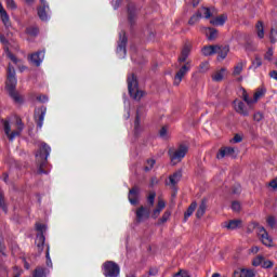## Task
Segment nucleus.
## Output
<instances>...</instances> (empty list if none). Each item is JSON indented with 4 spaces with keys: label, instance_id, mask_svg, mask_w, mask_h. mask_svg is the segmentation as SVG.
I'll return each mask as SVG.
<instances>
[{
    "label": "nucleus",
    "instance_id": "obj_54",
    "mask_svg": "<svg viewBox=\"0 0 277 277\" xmlns=\"http://www.w3.org/2000/svg\"><path fill=\"white\" fill-rule=\"evenodd\" d=\"M232 209H233V211H236V212L241 211V205L239 203V201H233Z\"/></svg>",
    "mask_w": 277,
    "mask_h": 277
},
{
    "label": "nucleus",
    "instance_id": "obj_48",
    "mask_svg": "<svg viewBox=\"0 0 277 277\" xmlns=\"http://www.w3.org/2000/svg\"><path fill=\"white\" fill-rule=\"evenodd\" d=\"M272 57H274V49L268 48L267 52L264 55V60H267V62H272Z\"/></svg>",
    "mask_w": 277,
    "mask_h": 277
},
{
    "label": "nucleus",
    "instance_id": "obj_46",
    "mask_svg": "<svg viewBox=\"0 0 277 277\" xmlns=\"http://www.w3.org/2000/svg\"><path fill=\"white\" fill-rule=\"evenodd\" d=\"M134 131L135 133H140V110L136 111V117L134 120Z\"/></svg>",
    "mask_w": 277,
    "mask_h": 277
},
{
    "label": "nucleus",
    "instance_id": "obj_22",
    "mask_svg": "<svg viewBox=\"0 0 277 277\" xmlns=\"http://www.w3.org/2000/svg\"><path fill=\"white\" fill-rule=\"evenodd\" d=\"M241 226V220H230L229 222H225L223 224V228H227V230H237Z\"/></svg>",
    "mask_w": 277,
    "mask_h": 277
},
{
    "label": "nucleus",
    "instance_id": "obj_64",
    "mask_svg": "<svg viewBox=\"0 0 277 277\" xmlns=\"http://www.w3.org/2000/svg\"><path fill=\"white\" fill-rule=\"evenodd\" d=\"M269 187H272L273 189H277V181L276 180L271 181Z\"/></svg>",
    "mask_w": 277,
    "mask_h": 277
},
{
    "label": "nucleus",
    "instance_id": "obj_15",
    "mask_svg": "<svg viewBox=\"0 0 277 277\" xmlns=\"http://www.w3.org/2000/svg\"><path fill=\"white\" fill-rule=\"evenodd\" d=\"M135 215L137 224H141V222L150 217V208L141 206L136 209Z\"/></svg>",
    "mask_w": 277,
    "mask_h": 277
},
{
    "label": "nucleus",
    "instance_id": "obj_37",
    "mask_svg": "<svg viewBox=\"0 0 277 277\" xmlns=\"http://www.w3.org/2000/svg\"><path fill=\"white\" fill-rule=\"evenodd\" d=\"M224 72H226V68L223 67L212 76V79L216 82L222 81L224 79Z\"/></svg>",
    "mask_w": 277,
    "mask_h": 277
},
{
    "label": "nucleus",
    "instance_id": "obj_43",
    "mask_svg": "<svg viewBox=\"0 0 277 277\" xmlns=\"http://www.w3.org/2000/svg\"><path fill=\"white\" fill-rule=\"evenodd\" d=\"M263 261H265V258H264L263 255H258V256L252 261L253 267H259V265H263Z\"/></svg>",
    "mask_w": 277,
    "mask_h": 277
},
{
    "label": "nucleus",
    "instance_id": "obj_18",
    "mask_svg": "<svg viewBox=\"0 0 277 277\" xmlns=\"http://www.w3.org/2000/svg\"><path fill=\"white\" fill-rule=\"evenodd\" d=\"M189 53H192V45L186 43L184 44L181 55L177 58L179 64H185L187 62V57H189Z\"/></svg>",
    "mask_w": 277,
    "mask_h": 277
},
{
    "label": "nucleus",
    "instance_id": "obj_42",
    "mask_svg": "<svg viewBox=\"0 0 277 277\" xmlns=\"http://www.w3.org/2000/svg\"><path fill=\"white\" fill-rule=\"evenodd\" d=\"M51 248L48 246L45 251V263L48 267H53V262L51 261V254H50Z\"/></svg>",
    "mask_w": 277,
    "mask_h": 277
},
{
    "label": "nucleus",
    "instance_id": "obj_25",
    "mask_svg": "<svg viewBox=\"0 0 277 277\" xmlns=\"http://www.w3.org/2000/svg\"><path fill=\"white\" fill-rule=\"evenodd\" d=\"M198 207V203L196 201H193L189 207L187 208L186 212L184 213V222H187L192 215H194V211H196V208Z\"/></svg>",
    "mask_w": 277,
    "mask_h": 277
},
{
    "label": "nucleus",
    "instance_id": "obj_44",
    "mask_svg": "<svg viewBox=\"0 0 277 277\" xmlns=\"http://www.w3.org/2000/svg\"><path fill=\"white\" fill-rule=\"evenodd\" d=\"M26 34H28V36H38V34H40V29H38V27H28L26 29Z\"/></svg>",
    "mask_w": 277,
    "mask_h": 277
},
{
    "label": "nucleus",
    "instance_id": "obj_49",
    "mask_svg": "<svg viewBox=\"0 0 277 277\" xmlns=\"http://www.w3.org/2000/svg\"><path fill=\"white\" fill-rule=\"evenodd\" d=\"M240 142H243V136L240 134H235L234 137L230 140L232 144H240Z\"/></svg>",
    "mask_w": 277,
    "mask_h": 277
},
{
    "label": "nucleus",
    "instance_id": "obj_36",
    "mask_svg": "<svg viewBox=\"0 0 277 277\" xmlns=\"http://www.w3.org/2000/svg\"><path fill=\"white\" fill-rule=\"evenodd\" d=\"M32 277H47V268L38 266L34 271Z\"/></svg>",
    "mask_w": 277,
    "mask_h": 277
},
{
    "label": "nucleus",
    "instance_id": "obj_59",
    "mask_svg": "<svg viewBox=\"0 0 277 277\" xmlns=\"http://www.w3.org/2000/svg\"><path fill=\"white\" fill-rule=\"evenodd\" d=\"M173 277H189V274H187L185 271H180Z\"/></svg>",
    "mask_w": 277,
    "mask_h": 277
},
{
    "label": "nucleus",
    "instance_id": "obj_3",
    "mask_svg": "<svg viewBox=\"0 0 277 277\" xmlns=\"http://www.w3.org/2000/svg\"><path fill=\"white\" fill-rule=\"evenodd\" d=\"M127 83L130 97L134 101H142V97L144 96V91L140 90V82L137 81V76H135V74H131L130 76H128Z\"/></svg>",
    "mask_w": 277,
    "mask_h": 277
},
{
    "label": "nucleus",
    "instance_id": "obj_27",
    "mask_svg": "<svg viewBox=\"0 0 277 277\" xmlns=\"http://www.w3.org/2000/svg\"><path fill=\"white\" fill-rule=\"evenodd\" d=\"M183 179V172L182 171H176L172 175L169 176V181L173 187Z\"/></svg>",
    "mask_w": 277,
    "mask_h": 277
},
{
    "label": "nucleus",
    "instance_id": "obj_52",
    "mask_svg": "<svg viewBox=\"0 0 277 277\" xmlns=\"http://www.w3.org/2000/svg\"><path fill=\"white\" fill-rule=\"evenodd\" d=\"M266 222L271 228H274L276 226V217L275 216H268Z\"/></svg>",
    "mask_w": 277,
    "mask_h": 277
},
{
    "label": "nucleus",
    "instance_id": "obj_55",
    "mask_svg": "<svg viewBox=\"0 0 277 277\" xmlns=\"http://www.w3.org/2000/svg\"><path fill=\"white\" fill-rule=\"evenodd\" d=\"M253 120H254L255 122H261V120H263V115H262V113H260V111L255 113V114L253 115Z\"/></svg>",
    "mask_w": 277,
    "mask_h": 277
},
{
    "label": "nucleus",
    "instance_id": "obj_1",
    "mask_svg": "<svg viewBox=\"0 0 277 277\" xmlns=\"http://www.w3.org/2000/svg\"><path fill=\"white\" fill-rule=\"evenodd\" d=\"M16 83H18V80L16 79V69H14L12 64H9L6 69L5 89L14 103L17 105H23L25 103V98H23L21 93L16 91Z\"/></svg>",
    "mask_w": 277,
    "mask_h": 277
},
{
    "label": "nucleus",
    "instance_id": "obj_35",
    "mask_svg": "<svg viewBox=\"0 0 277 277\" xmlns=\"http://www.w3.org/2000/svg\"><path fill=\"white\" fill-rule=\"evenodd\" d=\"M155 198H157V193L150 192L147 196V209H150V207H155Z\"/></svg>",
    "mask_w": 277,
    "mask_h": 277
},
{
    "label": "nucleus",
    "instance_id": "obj_58",
    "mask_svg": "<svg viewBox=\"0 0 277 277\" xmlns=\"http://www.w3.org/2000/svg\"><path fill=\"white\" fill-rule=\"evenodd\" d=\"M6 5L11 8V10H16V2H14V0H6Z\"/></svg>",
    "mask_w": 277,
    "mask_h": 277
},
{
    "label": "nucleus",
    "instance_id": "obj_14",
    "mask_svg": "<svg viewBox=\"0 0 277 277\" xmlns=\"http://www.w3.org/2000/svg\"><path fill=\"white\" fill-rule=\"evenodd\" d=\"M47 116V107L41 106L35 109V122L37 124V129H42L44 124V117Z\"/></svg>",
    "mask_w": 277,
    "mask_h": 277
},
{
    "label": "nucleus",
    "instance_id": "obj_61",
    "mask_svg": "<svg viewBox=\"0 0 277 277\" xmlns=\"http://www.w3.org/2000/svg\"><path fill=\"white\" fill-rule=\"evenodd\" d=\"M37 101H39V103H47L49 97L47 95H39L37 96Z\"/></svg>",
    "mask_w": 277,
    "mask_h": 277
},
{
    "label": "nucleus",
    "instance_id": "obj_11",
    "mask_svg": "<svg viewBox=\"0 0 277 277\" xmlns=\"http://www.w3.org/2000/svg\"><path fill=\"white\" fill-rule=\"evenodd\" d=\"M0 42L3 44V50L6 57H9L13 64H18V58H16V56L10 51V41L8 38H5V35L0 34Z\"/></svg>",
    "mask_w": 277,
    "mask_h": 277
},
{
    "label": "nucleus",
    "instance_id": "obj_33",
    "mask_svg": "<svg viewBox=\"0 0 277 277\" xmlns=\"http://www.w3.org/2000/svg\"><path fill=\"white\" fill-rule=\"evenodd\" d=\"M261 66H263V60L261 58V56L255 55V58L254 61H252V65L249 68H253V70H256V68H261Z\"/></svg>",
    "mask_w": 277,
    "mask_h": 277
},
{
    "label": "nucleus",
    "instance_id": "obj_9",
    "mask_svg": "<svg viewBox=\"0 0 277 277\" xmlns=\"http://www.w3.org/2000/svg\"><path fill=\"white\" fill-rule=\"evenodd\" d=\"M128 23L130 25V29H133L135 27V24L137 23V6H135V3L130 2L128 4Z\"/></svg>",
    "mask_w": 277,
    "mask_h": 277
},
{
    "label": "nucleus",
    "instance_id": "obj_7",
    "mask_svg": "<svg viewBox=\"0 0 277 277\" xmlns=\"http://www.w3.org/2000/svg\"><path fill=\"white\" fill-rule=\"evenodd\" d=\"M129 42V38L127 37V31L121 30L119 32V40L117 45V54L120 57H124L127 55V43Z\"/></svg>",
    "mask_w": 277,
    "mask_h": 277
},
{
    "label": "nucleus",
    "instance_id": "obj_19",
    "mask_svg": "<svg viewBox=\"0 0 277 277\" xmlns=\"http://www.w3.org/2000/svg\"><path fill=\"white\" fill-rule=\"evenodd\" d=\"M224 157L235 158V149L233 147H222L216 154L217 159H224Z\"/></svg>",
    "mask_w": 277,
    "mask_h": 277
},
{
    "label": "nucleus",
    "instance_id": "obj_62",
    "mask_svg": "<svg viewBox=\"0 0 277 277\" xmlns=\"http://www.w3.org/2000/svg\"><path fill=\"white\" fill-rule=\"evenodd\" d=\"M159 135L160 137H166V135H168V128L162 127L159 131Z\"/></svg>",
    "mask_w": 277,
    "mask_h": 277
},
{
    "label": "nucleus",
    "instance_id": "obj_8",
    "mask_svg": "<svg viewBox=\"0 0 277 277\" xmlns=\"http://www.w3.org/2000/svg\"><path fill=\"white\" fill-rule=\"evenodd\" d=\"M190 70H192V64L189 62H186L176 71V74L174 76L173 84L181 85V81H183V78L185 77V75H187V72H189Z\"/></svg>",
    "mask_w": 277,
    "mask_h": 277
},
{
    "label": "nucleus",
    "instance_id": "obj_28",
    "mask_svg": "<svg viewBox=\"0 0 277 277\" xmlns=\"http://www.w3.org/2000/svg\"><path fill=\"white\" fill-rule=\"evenodd\" d=\"M255 31L258 34V37L263 40L265 38V26H263V22L259 21L255 24Z\"/></svg>",
    "mask_w": 277,
    "mask_h": 277
},
{
    "label": "nucleus",
    "instance_id": "obj_10",
    "mask_svg": "<svg viewBox=\"0 0 277 277\" xmlns=\"http://www.w3.org/2000/svg\"><path fill=\"white\" fill-rule=\"evenodd\" d=\"M202 13L205 15V18H211V16H213V14L211 13V9L203 6L189 18L188 25H196V23H198V21L202 18Z\"/></svg>",
    "mask_w": 277,
    "mask_h": 277
},
{
    "label": "nucleus",
    "instance_id": "obj_20",
    "mask_svg": "<svg viewBox=\"0 0 277 277\" xmlns=\"http://www.w3.org/2000/svg\"><path fill=\"white\" fill-rule=\"evenodd\" d=\"M229 51H230V47L228 45H217V49H216L217 61L221 62L222 60H226Z\"/></svg>",
    "mask_w": 277,
    "mask_h": 277
},
{
    "label": "nucleus",
    "instance_id": "obj_6",
    "mask_svg": "<svg viewBox=\"0 0 277 277\" xmlns=\"http://www.w3.org/2000/svg\"><path fill=\"white\" fill-rule=\"evenodd\" d=\"M35 228L38 233L35 243L37 245L38 252L42 253L44 250V243L47 241V237H44V233H47V225L41 223H36Z\"/></svg>",
    "mask_w": 277,
    "mask_h": 277
},
{
    "label": "nucleus",
    "instance_id": "obj_38",
    "mask_svg": "<svg viewBox=\"0 0 277 277\" xmlns=\"http://www.w3.org/2000/svg\"><path fill=\"white\" fill-rule=\"evenodd\" d=\"M0 209H2V211L4 213H8V205L5 203V195L2 193L1 189H0Z\"/></svg>",
    "mask_w": 277,
    "mask_h": 277
},
{
    "label": "nucleus",
    "instance_id": "obj_45",
    "mask_svg": "<svg viewBox=\"0 0 277 277\" xmlns=\"http://www.w3.org/2000/svg\"><path fill=\"white\" fill-rule=\"evenodd\" d=\"M242 98H243L245 103H247V105L254 104V100L250 98V96L248 95V92H246V90H243V92H242Z\"/></svg>",
    "mask_w": 277,
    "mask_h": 277
},
{
    "label": "nucleus",
    "instance_id": "obj_50",
    "mask_svg": "<svg viewBox=\"0 0 277 277\" xmlns=\"http://www.w3.org/2000/svg\"><path fill=\"white\" fill-rule=\"evenodd\" d=\"M262 267L264 269H272V267H274V262L269 261V260H263L262 262Z\"/></svg>",
    "mask_w": 277,
    "mask_h": 277
},
{
    "label": "nucleus",
    "instance_id": "obj_47",
    "mask_svg": "<svg viewBox=\"0 0 277 277\" xmlns=\"http://www.w3.org/2000/svg\"><path fill=\"white\" fill-rule=\"evenodd\" d=\"M276 36H277L276 28H272L271 34H269V40H271L272 44H276Z\"/></svg>",
    "mask_w": 277,
    "mask_h": 277
},
{
    "label": "nucleus",
    "instance_id": "obj_24",
    "mask_svg": "<svg viewBox=\"0 0 277 277\" xmlns=\"http://www.w3.org/2000/svg\"><path fill=\"white\" fill-rule=\"evenodd\" d=\"M217 45H206L202 48V55H205L206 57H209L211 55H215V53H217Z\"/></svg>",
    "mask_w": 277,
    "mask_h": 277
},
{
    "label": "nucleus",
    "instance_id": "obj_5",
    "mask_svg": "<svg viewBox=\"0 0 277 277\" xmlns=\"http://www.w3.org/2000/svg\"><path fill=\"white\" fill-rule=\"evenodd\" d=\"M102 274L105 277L120 276V265L114 261H106L102 265Z\"/></svg>",
    "mask_w": 277,
    "mask_h": 277
},
{
    "label": "nucleus",
    "instance_id": "obj_17",
    "mask_svg": "<svg viewBox=\"0 0 277 277\" xmlns=\"http://www.w3.org/2000/svg\"><path fill=\"white\" fill-rule=\"evenodd\" d=\"M29 60L31 62V64H34L35 66H40V64H42V61L44 60V50H40L37 51L35 53H32L29 56Z\"/></svg>",
    "mask_w": 277,
    "mask_h": 277
},
{
    "label": "nucleus",
    "instance_id": "obj_57",
    "mask_svg": "<svg viewBox=\"0 0 277 277\" xmlns=\"http://www.w3.org/2000/svg\"><path fill=\"white\" fill-rule=\"evenodd\" d=\"M245 49L246 51H254V45L252 44V42L247 41L245 44Z\"/></svg>",
    "mask_w": 277,
    "mask_h": 277
},
{
    "label": "nucleus",
    "instance_id": "obj_40",
    "mask_svg": "<svg viewBox=\"0 0 277 277\" xmlns=\"http://www.w3.org/2000/svg\"><path fill=\"white\" fill-rule=\"evenodd\" d=\"M256 274H254V271L248 269V268H241V275L240 277H255Z\"/></svg>",
    "mask_w": 277,
    "mask_h": 277
},
{
    "label": "nucleus",
    "instance_id": "obj_30",
    "mask_svg": "<svg viewBox=\"0 0 277 277\" xmlns=\"http://www.w3.org/2000/svg\"><path fill=\"white\" fill-rule=\"evenodd\" d=\"M267 90L265 88H259L253 94V103H259V100L263 98Z\"/></svg>",
    "mask_w": 277,
    "mask_h": 277
},
{
    "label": "nucleus",
    "instance_id": "obj_4",
    "mask_svg": "<svg viewBox=\"0 0 277 277\" xmlns=\"http://www.w3.org/2000/svg\"><path fill=\"white\" fill-rule=\"evenodd\" d=\"M189 148L185 144H181L176 150L169 149V157L173 163V166H176V163H181L183 159H185V155H187Z\"/></svg>",
    "mask_w": 277,
    "mask_h": 277
},
{
    "label": "nucleus",
    "instance_id": "obj_39",
    "mask_svg": "<svg viewBox=\"0 0 277 277\" xmlns=\"http://www.w3.org/2000/svg\"><path fill=\"white\" fill-rule=\"evenodd\" d=\"M147 166L144 168L145 172H150V170H153V168H155V164L157 163L156 159H147L146 160Z\"/></svg>",
    "mask_w": 277,
    "mask_h": 277
},
{
    "label": "nucleus",
    "instance_id": "obj_60",
    "mask_svg": "<svg viewBox=\"0 0 277 277\" xmlns=\"http://www.w3.org/2000/svg\"><path fill=\"white\" fill-rule=\"evenodd\" d=\"M122 3V0H113V8L114 10H118Z\"/></svg>",
    "mask_w": 277,
    "mask_h": 277
},
{
    "label": "nucleus",
    "instance_id": "obj_56",
    "mask_svg": "<svg viewBox=\"0 0 277 277\" xmlns=\"http://www.w3.org/2000/svg\"><path fill=\"white\" fill-rule=\"evenodd\" d=\"M11 131H12V128L10 127V122L4 121V133H5V135H10Z\"/></svg>",
    "mask_w": 277,
    "mask_h": 277
},
{
    "label": "nucleus",
    "instance_id": "obj_34",
    "mask_svg": "<svg viewBox=\"0 0 277 277\" xmlns=\"http://www.w3.org/2000/svg\"><path fill=\"white\" fill-rule=\"evenodd\" d=\"M208 31L209 32H207V38L210 40V42L217 39V29L210 27L208 28Z\"/></svg>",
    "mask_w": 277,
    "mask_h": 277
},
{
    "label": "nucleus",
    "instance_id": "obj_23",
    "mask_svg": "<svg viewBox=\"0 0 277 277\" xmlns=\"http://www.w3.org/2000/svg\"><path fill=\"white\" fill-rule=\"evenodd\" d=\"M205 213H207V199L206 198L201 199V202L196 212V217L198 220H200V217H202V215H205Z\"/></svg>",
    "mask_w": 277,
    "mask_h": 277
},
{
    "label": "nucleus",
    "instance_id": "obj_53",
    "mask_svg": "<svg viewBox=\"0 0 277 277\" xmlns=\"http://www.w3.org/2000/svg\"><path fill=\"white\" fill-rule=\"evenodd\" d=\"M232 194L234 195H239L241 194V185L236 184L232 187Z\"/></svg>",
    "mask_w": 277,
    "mask_h": 277
},
{
    "label": "nucleus",
    "instance_id": "obj_41",
    "mask_svg": "<svg viewBox=\"0 0 277 277\" xmlns=\"http://www.w3.org/2000/svg\"><path fill=\"white\" fill-rule=\"evenodd\" d=\"M242 71H243V63H238V64L234 67L233 75H234V77H237L238 75H241Z\"/></svg>",
    "mask_w": 277,
    "mask_h": 277
},
{
    "label": "nucleus",
    "instance_id": "obj_21",
    "mask_svg": "<svg viewBox=\"0 0 277 277\" xmlns=\"http://www.w3.org/2000/svg\"><path fill=\"white\" fill-rule=\"evenodd\" d=\"M166 209V201L163 199L158 200L156 209L151 212V219L157 220L159 215H161V212Z\"/></svg>",
    "mask_w": 277,
    "mask_h": 277
},
{
    "label": "nucleus",
    "instance_id": "obj_63",
    "mask_svg": "<svg viewBox=\"0 0 277 277\" xmlns=\"http://www.w3.org/2000/svg\"><path fill=\"white\" fill-rule=\"evenodd\" d=\"M148 274H149L150 276H157V274H159V269H157V268H150Z\"/></svg>",
    "mask_w": 277,
    "mask_h": 277
},
{
    "label": "nucleus",
    "instance_id": "obj_32",
    "mask_svg": "<svg viewBox=\"0 0 277 277\" xmlns=\"http://www.w3.org/2000/svg\"><path fill=\"white\" fill-rule=\"evenodd\" d=\"M0 16L3 25L5 27H10V15H8V12L5 11V9L0 10Z\"/></svg>",
    "mask_w": 277,
    "mask_h": 277
},
{
    "label": "nucleus",
    "instance_id": "obj_29",
    "mask_svg": "<svg viewBox=\"0 0 277 277\" xmlns=\"http://www.w3.org/2000/svg\"><path fill=\"white\" fill-rule=\"evenodd\" d=\"M236 111L241 116H250V113L248 111V108H246V104L243 102L238 103L236 106Z\"/></svg>",
    "mask_w": 277,
    "mask_h": 277
},
{
    "label": "nucleus",
    "instance_id": "obj_26",
    "mask_svg": "<svg viewBox=\"0 0 277 277\" xmlns=\"http://www.w3.org/2000/svg\"><path fill=\"white\" fill-rule=\"evenodd\" d=\"M227 18H228V16L222 14L220 16H216V17L212 18L210 21V23H211V25H214V26L217 27V26L224 25L226 23Z\"/></svg>",
    "mask_w": 277,
    "mask_h": 277
},
{
    "label": "nucleus",
    "instance_id": "obj_12",
    "mask_svg": "<svg viewBox=\"0 0 277 277\" xmlns=\"http://www.w3.org/2000/svg\"><path fill=\"white\" fill-rule=\"evenodd\" d=\"M40 5L37 8V14L40 21L47 22L49 21V12L51 9L49 8V2L47 0H40Z\"/></svg>",
    "mask_w": 277,
    "mask_h": 277
},
{
    "label": "nucleus",
    "instance_id": "obj_2",
    "mask_svg": "<svg viewBox=\"0 0 277 277\" xmlns=\"http://www.w3.org/2000/svg\"><path fill=\"white\" fill-rule=\"evenodd\" d=\"M49 155H51V146L47 143H41L37 154L36 158L38 161V174H47V171L44 170V166L49 163Z\"/></svg>",
    "mask_w": 277,
    "mask_h": 277
},
{
    "label": "nucleus",
    "instance_id": "obj_16",
    "mask_svg": "<svg viewBox=\"0 0 277 277\" xmlns=\"http://www.w3.org/2000/svg\"><path fill=\"white\" fill-rule=\"evenodd\" d=\"M128 200L131 205L135 206L140 202V188L137 186H133L128 194Z\"/></svg>",
    "mask_w": 277,
    "mask_h": 277
},
{
    "label": "nucleus",
    "instance_id": "obj_13",
    "mask_svg": "<svg viewBox=\"0 0 277 277\" xmlns=\"http://www.w3.org/2000/svg\"><path fill=\"white\" fill-rule=\"evenodd\" d=\"M251 226L252 228H259L260 233H262L261 234L262 243L269 248V246H272V237H269V234L267 233L265 227L259 225L258 222H252Z\"/></svg>",
    "mask_w": 277,
    "mask_h": 277
},
{
    "label": "nucleus",
    "instance_id": "obj_31",
    "mask_svg": "<svg viewBox=\"0 0 277 277\" xmlns=\"http://www.w3.org/2000/svg\"><path fill=\"white\" fill-rule=\"evenodd\" d=\"M172 215V211L166 210L162 216L158 220L156 223L157 226H161L162 224H166L170 220V216Z\"/></svg>",
    "mask_w": 277,
    "mask_h": 277
},
{
    "label": "nucleus",
    "instance_id": "obj_51",
    "mask_svg": "<svg viewBox=\"0 0 277 277\" xmlns=\"http://www.w3.org/2000/svg\"><path fill=\"white\" fill-rule=\"evenodd\" d=\"M18 135H21V130L19 131L18 130H14V131L9 133L8 137L10 140V142H13V140L15 137H18Z\"/></svg>",
    "mask_w": 277,
    "mask_h": 277
}]
</instances>
